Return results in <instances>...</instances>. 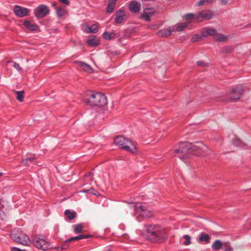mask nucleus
<instances>
[{
  "mask_svg": "<svg viewBox=\"0 0 251 251\" xmlns=\"http://www.w3.org/2000/svg\"><path fill=\"white\" fill-rule=\"evenodd\" d=\"M83 102L91 106H101L107 103L106 97L101 93L87 92L85 93Z\"/></svg>",
  "mask_w": 251,
  "mask_h": 251,
  "instance_id": "obj_2",
  "label": "nucleus"
},
{
  "mask_svg": "<svg viewBox=\"0 0 251 251\" xmlns=\"http://www.w3.org/2000/svg\"><path fill=\"white\" fill-rule=\"evenodd\" d=\"M24 25L27 29L31 31H35L38 29V26L36 25L32 24L28 21H25Z\"/></svg>",
  "mask_w": 251,
  "mask_h": 251,
  "instance_id": "obj_21",
  "label": "nucleus"
},
{
  "mask_svg": "<svg viewBox=\"0 0 251 251\" xmlns=\"http://www.w3.org/2000/svg\"><path fill=\"white\" fill-rule=\"evenodd\" d=\"M56 14L58 17L61 18L65 15H66L67 13V11L63 8L62 7H56Z\"/></svg>",
  "mask_w": 251,
  "mask_h": 251,
  "instance_id": "obj_28",
  "label": "nucleus"
},
{
  "mask_svg": "<svg viewBox=\"0 0 251 251\" xmlns=\"http://www.w3.org/2000/svg\"><path fill=\"white\" fill-rule=\"evenodd\" d=\"M82 28L86 33H90V26L88 25L84 24L82 25Z\"/></svg>",
  "mask_w": 251,
  "mask_h": 251,
  "instance_id": "obj_38",
  "label": "nucleus"
},
{
  "mask_svg": "<svg viewBox=\"0 0 251 251\" xmlns=\"http://www.w3.org/2000/svg\"><path fill=\"white\" fill-rule=\"evenodd\" d=\"M197 13L195 14L189 13L185 15L183 17L186 21H187V23L189 24L192 20L195 19L197 20Z\"/></svg>",
  "mask_w": 251,
  "mask_h": 251,
  "instance_id": "obj_27",
  "label": "nucleus"
},
{
  "mask_svg": "<svg viewBox=\"0 0 251 251\" xmlns=\"http://www.w3.org/2000/svg\"><path fill=\"white\" fill-rule=\"evenodd\" d=\"M78 65L84 71L91 73L93 72L92 68L87 64L82 62H79L77 63Z\"/></svg>",
  "mask_w": 251,
  "mask_h": 251,
  "instance_id": "obj_20",
  "label": "nucleus"
},
{
  "mask_svg": "<svg viewBox=\"0 0 251 251\" xmlns=\"http://www.w3.org/2000/svg\"><path fill=\"white\" fill-rule=\"evenodd\" d=\"M15 14L18 17H25L29 15V10L19 5H16L13 9Z\"/></svg>",
  "mask_w": 251,
  "mask_h": 251,
  "instance_id": "obj_10",
  "label": "nucleus"
},
{
  "mask_svg": "<svg viewBox=\"0 0 251 251\" xmlns=\"http://www.w3.org/2000/svg\"><path fill=\"white\" fill-rule=\"evenodd\" d=\"M197 64L198 66H201V67H205L207 65V64L206 63H204V62L202 61H199L197 62Z\"/></svg>",
  "mask_w": 251,
  "mask_h": 251,
  "instance_id": "obj_42",
  "label": "nucleus"
},
{
  "mask_svg": "<svg viewBox=\"0 0 251 251\" xmlns=\"http://www.w3.org/2000/svg\"><path fill=\"white\" fill-rule=\"evenodd\" d=\"M2 175V173H0V176Z\"/></svg>",
  "mask_w": 251,
  "mask_h": 251,
  "instance_id": "obj_54",
  "label": "nucleus"
},
{
  "mask_svg": "<svg viewBox=\"0 0 251 251\" xmlns=\"http://www.w3.org/2000/svg\"><path fill=\"white\" fill-rule=\"evenodd\" d=\"M49 11V9L47 5L42 4L35 9L34 13L37 18H42L47 16Z\"/></svg>",
  "mask_w": 251,
  "mask_h": 251,
  "instance_id": "obj_8",
  "label": "nucleus"
},
{
  "mask_svg": "<svg viewBox=\"0 0 251 251\" xmlns=\"http://www.w3.org/2000/svg\"><path fill=\"white\" fill-rule=\"evenodd\" d=\"M11 237L14 241L23 245L28 246L31 242L27 235L18 230H13L11 233Z\"/></svg>",
  "mask_w": 251,
  "mask_h": 251,
  "instance_id": "obj_6",
  "label": "nucleus"
},
{
  "mask_svg": "<svg viewBox=\"0 0 251 251\" xmlns=\"http://www.w3.org/2000/svg\"><path fill=\"white\" fill-rule=\"evenodd\" d=\"M206 3V0H200L197 3V5L198 6H201Z\"/></svg>",
  "mask_w": 251,
  "mask_h": 251,
  "instance_id": "obj_43",
  "label": "nucleus"
},
{
  "mask_svg": "<svg viewBox=\"0 0 251 251\" xmlns=\"http://www.w3.org/2000/svg\"><path fill=\"white\" fill-rule=\"evenodd\" d=\"M117 0H109V2L106 8L107 13H112L114 10L116 2Z\"/></svg>",
  "mask_w": 251,
  "mask_h": 251,
  "instance_id": "obj_23",
  "label": "nucleus"
},
{
  "mask_svg": "<svg viewBox=\"0 0 251 251\" xmlns=\"http://www.w3.org/2000/svg\"><path fill=\"white\" fill-rule=\"evenodd\" d=\"M214 39L217 42H226L229 39V36L218 33L214 36Z\"/></svg>",
  "mask_w": 251,
  "mask_h": 251,
  "instance_id": "obj_18",
  "label": "nucleus"
},
{
  "mask_svg": "<svg viewBox=\"0 0 251 251\" xmlns=\"http://www.w3.org/2000/svg\"><path fill=\"white\" fill-rule=\"evenodd\" d=\"M155 13L154 10L151 8H145L140 16L141 19H144L146 21H150V18Z\"/></svg>",
  "mask_w": 251,
  "mask_h": 251,
  "instance_id": "obj_13",
  "label": "nucleus"
},
{
  "mask_svg": "<svg viewBox=\"0 0 251 251\" xmlns=\"http://www.w3.org/2000/svg\"><path fill=\"white\" fill-rule=\"evenodd\" d=\"M133 207L135 216L138 221L150 218L153 215L151 208L146 204L136 203L134 204Z\"/></svg>",
  "mask_w": 251,
  "mask_h": 251,
  "instance_id": "obj_3",
  "label": "nucleus"
},
{
  "mask_svg": "<svg viewBox=\"0 0 251 251\" xmlns=\"http://www.w3.org/2000/svg\"><path fill=\"white\" fill-rule=\"evenodd\" d=\"M166 70V69H165ZM162 78H164L165 77V71H162L161 72V76H160Z\"/></svg>",
  "mask_w": 251,
  "mask_h": 251,
  "instance_id": "obj_48",
  "label": "nucleus"
},
{
  "mask_svg": "<svg viewBox=\"0 0 251 251\" xmlns=\"http://www.w3.org/2000/svg\"><path fill=\"white\" fill-rule=\"evenodd\" d=\"M232 250V248L230 246L226 245L224 251H231Z\"/></svg>",
  "mask_w": 251,
  "mask_h": 251,
  "instance_id": "obj_47",
  "label": "nucleus"
},
{
  "mask_svg": "<svg viewBox=\"0 0 251 251\" xmlns=\"http://www.w3.org/2000/svg\"><path fill=\"white\" fill-rule=\"evenodd\" d=\"M210 241V236L203 232L201 233L199 239V242L204 241L206 243H208Z\"/></svg>",
  "mask_w": 251,
  "mask_h": 251,
  "instance_id": "obj_25",
  "label": "nucleus"
},
{
  "mask_svg": "<svg viewBox=\"0 0 251 251\" xmlns=\"http://www.w3.org/2000/svg\"><path fill=\"white\" fill-rule=\"evenodd\" d=\"M34 160L35 158L33 156L27 157L23 159L22 163L25 166H29L30 163L34 162Z\"/></svg>",
  "mask_w": 251,
  "mask_h": 251,
  "instance_id": "obj_31",
  "label": "nucleus"
},
{
  "mask_svg": "<svg viewBox=\"0 0 251 251\" xmlns=\"http://www.w3.org/2000/svg\"><path fill=\"white\" fill-rule=\"evenodd\" d=\"M225 51L226 52H230L233 49L231 47H227L225 48Z\"/></svg>",
  "mask_w": 251,
  "mask_h": 251,
  "instance_id": "obj_44",
  "label": "nucleus"
},
{
  "mask_svg": "<svg viewBox=\"0 0 251 251\" xmlns=\"http://www.w3.org/2000/svg\"><path fill=\"white\" fill-rule=\"evenodd\" d=\"M31 242L35 247L42 250H47L50 247V242L42 236L34 237Z\"/></svg>",
  "mask_w": 251,
  "mask_h": 251,
  "instance_id": "obj_7",
  "label": "nucleus"
},
{
  "mask_svg": "<svg viewBox=\"0 0 251 251\" xmlns=\"http://www.w3.org/2000/svg\"><path fill=\"white\" fill-rule=\"evenodd\" d=\"M87 43L91 47H96L99 44V40L95 36H91L87 39Z\"/></svg>",
  "mask_w": 251,
  "mask_h": 251,
  "instance_id": "obj_19",
  "label": "nucleus"
},
{
  "mask_svg": "<svg viewBox=\"0 0 251 251\" xmlns=\"http://www.w3.org/2000/svg\"><path fill=\"white\" fill-rule=\"evenodd\" d=\"M201 37L200 35H199L198 34H196L192 37L191 41L192 42H197V41H199L201 39Z\"/></svg>",
  "mask_w": 251,
  "mask_h": 251,
  "instance_id": "obj_40",
  "label": "nucleus"
},
{
  "mask_svg": "<svg viewBox=\"0 0 251 251\" xmlns=\"http://www.w3.org/2000/svg\"><path fill=\"white\" fill-rule=\"evenodd\" d=\"M229 0H220V2L221 5H225L227 4Z\"/></svg>",
  "mask_w": 251,
  "mask_h": 251,
  "instance_id": "obj_46",
  "label": "nucleus"
},
{
  "mask_svg": "<svg viewBox=\"0 0 251 251\" xmlns=\"http://www.w3.org/2000/svg\"><path fill=\"white\" fill-rule=\"evenodd\" d=\"M90 236H91V235H78L77 236L72 237L69 238V239L66 240V243H70V242L74 241L87 238Z\"/></svg>",
  "mask_w": 251,
  "mask_h": 251,
  "instance_id": "obj_24",
  "label": "nucleus"
},
{
  "mask_svg": "<svg viewBox=\"0 0 251 251\" xmlns=\"http://www.w3.org/2000/svg\"><path fill=\"white\" fill-rule=\"evenodd\" d=\"M90 190H84L83 191V192H85V193H88V192H89Z\"/></svg>",
  "mask_w": 251,
  "mask_h": 251,
  "instance_id": "obj_51",
  "label": "nucleus"
},
{
  "mask_svg": "<svg viewBox=\"0 0 251 251\" xmlns=\"http://www.w3.org/2000/svg\"><path fill=\"white\" fill-rule=\"evenodd\" d=\"M11 251H20V249L16 247H13L11 248Z\"/></svg>",
  "mask_w": 251,
  "mask_h": 251,
  "instance_id": "obj_49",
  "label": "nucleus"
},
{
  "mask_svg": "<svg viewBox=\"0 0 251 251\" xmlns=\"http://www.w3.org/2000/svg\"><path fill=\"white\" fill-rule=\"evenodd\" d=\"M243 92V88L241 86H238L233 89L230 92L227 94L228 98L232 100H236L239 99Z\"/></svg>",
  "mask_w": 251,
  "mask_h": 251,
  "instance_id": "obj_9",
  "label": "nucleus"
},
{
  "mask_svg": "<svg viewBox=\"0 0 251 251\" xmlns=\"http://www.w3.org/2000/svg\"><path fill=\"white\" fill-rule=\"evenodd\" d=\"M68 243H66L61 247H58L56 249V251H61L64 250H66L68 248V245L67 244Z\"/></svg>",
  "mask_w": 251,
  "mask_h": 251,
  "instance_id": "obj_39",
  "label": "nucleus"
},
{
  "mask_svg": "<svg viewBox=\"0 0 251 251\" xmlns=\"http://www.w3.org/2000/svg\"><path fill=\"white\" fill-rule=\"evenodd\" d=\"M142 234L148 240L152 242H155L157 238L156 225H149L145 226L142 229Z\"/></svg>",
  "mask_w": 251,
  "mask_h": 251,
  "instance_id": "obj_5",
  "label": "nucleus"
},
{
  "mask_svg": "<svg viewBox=\"0 0 251 251\" xmlns=\"http://www.w3.org/2000/svg\"><path fill=\"white\" fill-rule=\"evenodd\" d=\"M20 251H25V250H21V249H20Z\"/></svg>",
  "mask_w": 251,
  "mask_h": 251,
  "instance_id": "obj_52",
  "label": "nucleus"
},
{
  "mask_svg": "<svg viewBox=\"0 0 251 251\" xmlns=\"http://www.w3.org/2000/svg\"><path fill=\"white\" fill-rule=\"evenodd\" d=\"M213 17V13L210 10H204L197 13V21L201 22L204 20H209Z\"/></svg>",
  "mask_w": 251,
  "mask_h": 251,
  "instance_id": "obj_11",
  "label": "nucleus"
},
{
  "mask_svg": "<svg viewBox=\"0 0 251 251\" xmlns=\"http://www.w3.org/2000/svg\"><path fill=\"white\" fill-rule=\"evenodd\" d=\"M216 31L213 28H203L201 32V35L203 37H207L208 36L215 35Z\"/></svg>",
  "mask_w": 251,
  "mask_h": 251,
  "instance_id": "obj_17",
  "label": "nucleus"
},
{
  "mask_svg": "<svg viewBox=\"0 0 251 251\" xmlns=\"http://www.w3.org/2000/svg\"><path fill=\"white\" fill-rule=\"evenodd\" d=\"M188 24L187 23H180L176 25V29L177 31H182L185 28L187 27Z\"/></svg>",
  "mask_w": 251,
  "mask_h": 251,
  "instance_id": "obj_30",
  "label": "nucleus"
},
{
  "mask_svg": "<svg viewBox=\"0 0 251 251\" xmlns=\"http://www.w3.org/2000/svg\"><path fill=\"white\" fill-rule=\"evenodd\" d=\"M4 202V201L2 199H0V216L2 219H4L5 215L3 211L1 209L3 208L4 205L3 203Z\"/></svg>",
  "mask_w": 251,
  "mask_h": 251,
  "instance_id": "obj_35",
  "label": "nucleus"
},
{
  "mask_svg": "<svg viewBox=\"0 0 251 251\" xmlns=\"http://www.w3.org/2000/svg\"><path fill=\"white\" fill-rule=\"evenodd\" d=\"M16 99L20 101H23L24 91H16Z\"/></svg>",
  "mask_w": 251,
  "mask_h": 251,
  "instance_id": "obj_33",
  "label": "nucleus"
},
{
  "mask_svg": "<svg viewBox=\"0 0 251 251\" xmlns=\"http://www.w3.org/2000/svg\"><path fill=\"white\" fill-rule=\"evenodd\" d=\"M125 19V12L123 10H118L116 13L115 21L117 24L122 23Z\"/></svg>",
  "mask_w": 251,
  "mask_h": 251,
  "instance_id": "obj_16",
  "label": "nucleus"
},
{
  "mask_svg": "<svg viewBox=\"0 0 251 251\" xmlns=\"http://www.w3.org/2000/svg\"><path fill=\"white\" fill-rule=\"evenodd\" d=\"M234 144L236 146H243L244 145V143L238 138H236L235 139Z\"/></svg>",
  "mask_w": 251,
  "mask_h": 251,
  "instance_id": "obj_37",
  "label": "nucleus"
},
{
  "mask_svg": "<svg viewBox=\"0 0 251 251\" xmlns=\"http://www.w3.org/2000/svg\"><path fill=\"white\" fill-rule=\"evenodd\" d=\"M128 8L132 13H136L140 11L141 4L137 1L131 0L128 3Z\"/></svg>",
  "mask_w": 251,
  "mask_h": 251,
  "instance_id": "obj_12",
  "label": "nucleus"
},
{
  "mask_svg": "<svg viewBox=\"0 0 251 251\" xmlns=\"http://www.w3.org/2000/svg\"><path fill=\"white\" fill-rule=\"evenodd\" d=\"M183 238L185 239V242L183 243V245L188 246L191 244V237L188 235H185L183 236Z\"/></svg>",
  "mask_w": 251,
  "mask_h": 251,
  "instance_id": "obj_36",
  "label": "nucleus"
},
{
  "mask_svg": "<svg viewBox=\"0 0 251 251\" xmlns=\"http://www.w3.org/2000/svg\"><path fill=\"white\" fill-rule=\"evenodd\" d=\"M175 31L174 27L170 26L167 29H164L158 31V36L161 37H167L170 35Z\"/></svg>",
  "mask_w": 251,
  "mask_h": 251,
  "instance_id": "obj_15",
  "label": "nucleus"
},
{
  "mask_svg": "<svg viewBox=\"0 0 251 251\" xmlns=\"http://www.w3.org/2000/svg\"><path fill=\"white\" fill-rule=\"evenodd\" d=\"M13 67L18 71H21L22 68L20 67L19 64L16 62H13Z\"/></svg>",
  "mask_w": 251,
  "mask_h": 251,
  "instance_id": "obj_41",
  "label": "nucleus"
},
{
  "mask_svg": "<svg viewBox=\"0 0 251 251\" xmlns=\"http://www.w3.org/2000/svg\"><path fill=\"white\" fill-rule=\"evenodd\" d=\"M98 31V24H94L90 26V33H96Z\"/></svg>",
  "mask_w": 251,
  "mask_h": 251,
  "instance_id": "obj_34",
  "label": "nucleus"
},
{
  "mask_svg": "<svg viewBox=\"0 0 251 251\" xmlns=\"http://www.w3.org/2000/svg\"><path fill=\"white\" fill-rule=\"evenodd\" d=\"M83 226L81 224L76 225L74 229V231L75 233L78 234L80 233L83 231Z\"/></svg>",
  "mask_w": 251,
  "mask_h": 251,
  "instance_id": "obj_32",
  "label": "nucleus"
},
{
  "mask_svg": "<svg viewBox=\"0 0 251 251\" xmlns=\"http://www.w3.org/2000/svg\"><path fill=\"white\" fill-rule=\"evenodd\" d=\"M223 246V243L220 240H216L212 244V247L215 250H220Z\"/></svg>",
  "mask_w": 251,
  "mask_h": 251,
  "instance_id": "obj_29",
  "label": "nucleus"
},
{
  "mask_svg": "<svg viewBox=\"0 0 251 251\" xmlns=\"http://www.w3.org/2000/svg\"><path fill=\"white\" fill-rule=\"evenodd\" d=\"M213 1L214 0H206V2L209 3H212Z\"/></svg>",
  "mask_w": 251,
  "mask_h": 251,
  "instance_id": "obj_50",
  "label": "nucleus"
},
{
  "mask_svg": "<svg viewBox=\"0 0 251 251\" xmlns=\"http://www.w3.org/2000/svg\"><path fill=\"white\" fill-rule=\"evenodd\" d=\"M167 238L166 231L164 228L158 227V243H162Z\"/></svg>",
  "mask_w": 251,
  "mask_h": 251,
  "instance_id": "obj_14",
  "label": "nucleus"
},
{
  "mask_svg": "<svg viewBox=\"0 0 251 251\" xmlns=\"http://www.w3.org/2000/svg\"><path fill=\"white\" fill-rule=\"evenodd\" d=\"M207 147L201 143H197L192 145L190 143L183 142L178 144L175 149L174 152L182 161L192 157L193 156H201Z\"/></svg>",
  "mask_w": 251,
  "mask_h": 251,
  "instance_id": "obj_1",
  "label": "nucleus"
},
{
  "mask_svg": "<svg viewBox=\"0 0 251 251\" xmlns=\"http://www.w3.org/2000/svg\"><path fill=\"white\" fill-rule=\"evenodd\" d=\"M103 37L105 40H111L115 37L116 34L115 32H109L105 31L102 34Z\"/></svg>",
  "mask_w": 251,
  "mask_h": 251,
  "instance_id": "obj_26",
  "label": "nucleus"
},
{
  "mask_svg": "<svg viewBox=\"0 0 251 251\" xmlns=\"http://www.w3.org/2000/svg\"><path fill=\"white\" fill-rule=\"evenodd\" d=\"M114 141L116 145L124 150L132 153H135L137 152L136 146L129 138L123 136H119L115 138Z\"/></svg>",
  "mask_w": 251,
  "mask_h": 251,
  "instance_id": "obj_4",
  "label": "nucleus"
},
{
  "mask_svg": "<svg viewBox=\"0 0 251 251\" xmlns=\"http://www.w3.org/2000/svg\"><path fill=\"white\" fill-rule=\"evenodd\" d=\"M59 1L65 4L66 5H69L70 4V1L69 0H59Z\"/></svg>",
  "mask_w": 251,
  "mask_h": 251,
  "instance_id": "obj_45",
  "label": "nucleus"
},
{
  "mask_svg": "<svg viewBox=\"0 0 251 251\" xmlns=\"http://www.w3.org/2000/svg\"><path fill=\"white\" fill-rule=\"evenodd\" d=\"M110 251L109 250H105V251Z\"/></svg>",
  "mask_w": 251,
  "mask_h": 251,
  "instance_id": "obj_53",
  "label": "nucleus"
},
{
  "mask_svg": "<svg viewBox=\"0 0 251 251\" xmlns=\"http://www.w3.org/2000/svg\"><path fill=\"white\" fill-rule=\"evenodd\" d=\"M64 214L67 221L72 220L76 217V213L69 209L66 210Z\"/></svg>",
  "mask_w": 251,
  "mask_h": 251,
  "instance_id": "obj_22",
  "label": "nucleus"
}]
</instances>
